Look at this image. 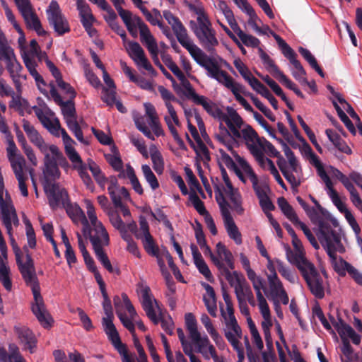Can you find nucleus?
<instances>
[{
    "instance_id": "nucleus-1",
    "label": "nucleus",
    "mask_w": 362,
    "mask_h": 362,
    "mask_svg": "<svg viewBox=\"0 0 362 362\" xmlns=\"http://www.w3.org/2000/svg\"><path fill=\"white\" fill-rule=\"evenodd\" d=\"M224 122L226 127L220 123L215 132V138L230 152L236 162L237 156L239 155L233 150L235 143L243 142L251 154L257 153L261 137L250 125L244 122L235 109L228 107V117Z\"/></svg>"
},
{
    "instance_id": "nucleus-2",
    "label": "nucleus",
    "mask_w": 362,
    "mask_h": 362,
    "mask_svg": "<svg viewBox=\"0 0 362 362\" xmlns=\"http://www.w3.org/2000/svg\"><path fill=\"white\" fill-rule=\"evenodd\" d=\"M84 203L90 223L88 222L86 233L84 232L83 227L82 228L83 235L85 238L83 240L86 243V239L88 238L90 239L98 259L109 272L114 273L115 270L103 249L104 246L109 245L108 233L103 223L98 220L95 207L91 201L86 199Z\"/></svg>"
},
{
    "instance_id": "nucleus-3",
    "label": "nucleus",
    "mask_w": 362,
    "mask_h": 362,
    "mask_svg": "<svg viewBox=\"0 0 362 362\" xmlns=\"http://www.w3.org/2000/svg\"><path fill=\"white\" fill-rule=\"evenodd\" d=\"M17 262L25 281L32 289L34 297V302L32 304L33 314L44 327H50L53 320L46 309L43 298L40 295V286L37 282L35 270L31 257L27 255L23 263L19 258H17Z\"/></svg>"
},
{
    "instance_id": "nucleus-4",
    "label": "nucleus",
    "mask_w": 362,
    "mask_h": 362,
    "mask_svg": "<svg viewBox=\"0 0 362 362\" xmlns=\"http://www.w3.org/2000/svg\"><path fill=\"white\" fill-rule=\"evenodd\" d=\"M304 153L309 163L316 168L317 175L325 183L327 194L331 199L334 205L344 215L346 221L352 225L354 229L358 230V227L356 223L353 214L346 208L345 203L341 200L338 192L334 189L333 183L325 172L323 165L318 156L313 151L309 146L305 147Z\"/></svg>"
},
{
    "instance_id": "nucleus-5",
    "label": "nucleus",
    "mask_w": 362,
    "mask_h": 362,
    "mask_svg": "<svg viewBox=\"0 0 362 362\" xmlns=\"http://www.w3.org/2000/svg\"><path fill=\"white\" fill-rule=\"evenodd\" d=\"M203 68L206 71L207 76L216 80L218 83L221 84L228 90H230L233 94L235 100L245 109V110L252 112L253 108L247 103V101L241 95L244 94L248 96L249 92L245 90V87L236 82L232 76H230L226 71L221 69V65L218 61L212 58L209 62H207Z\"/></svg>"
},
{
    "instance_id": "nucleus-6",
    "label": "nucleus",
    "mask_w": 362,
    "mask_h": 362,
    "mask_svg": "<svg viewBox=\"0 0 362 362\" xmlns=\"http://www.w3.org/2000/svg\"><path fill=\"white\" fill-rule=\"evenodd\" d=\"M203 68L206 71L207 76L216 80L218 83L221 84L228 90H230L233 94L235 100L245 109V110L252 112L253 108L247 103V101L241 95L244 94L248 96L249 92L245 90V87L236 82L232 76H230L226 71L221 69V65L218 61L212 58L209 62H207Z\"/></svg>"
},
{
    "instance_id": "nucleus-7",
    "label": "nucleus",
    "mask_w": 362,
    "mask_h": 362,
    "mask_svg": "<svg viewBox=\"0 0 362 362\" xmlns=\"http://www.w3.org/2000/svg\"><path fill=\"white\" fill-rule=\"evenodd\" d=\"M22 127L30 143L43 155V163L59 162L62 168H69V163L58 146L46 142L30 122L23 119Z\"/></svg>"
},
{
    "instance_id": "nucleus-8",
    "label": "nucleus",
    "mask_w": 362,
    "mask_h": 362,
    "mask_svg": "<svg viewBox=\"0 0 362 362\" xmlns=\"http://www.w3.org/2000/svg\"><path fill=\"white\" fill-rule=\"evenodd\" d=\"M163 16L168 24L171 25L178 42L187 49L192 57L200 66L203 67L212 59V57H209L198 47L189 37L186 28L177 17L174 16L170 11H164Z\"/></svg>"
},
{
    "instance_id": "nucleus-9",
    "label": "nucleus",
    "mask_w": 362,
    "mask_h": 362,
    "mask_svg": "<svg viewBox=\"0 0 362 362\" xmlns=\"http://www.w3.org/2000/svg\"><path fill=\"white\" fill-rule=\"evenodd\" d=\"M219 153L221 159L225 165L228 168H234L237 175L243 182H246L245 177H247L252 185V188L258 199L268 195L270 192L269 186L265 182L259 181L257 176L245 159L240 156H237V163L240 168L239 169L235 167V162L230 156L226 152V151L221 148L219 150Z\"/></svg>"
},
{
    "instance_id": "nucleus-10",
    "label": "nucleus",
    "mask_w": 362,
    "mask_h": 362,
    "mask_svg": "<svg viewBox=\"0 0 362 362\" xmlns=\"http://www.w3.org/2000/svg\"><path fill=\"white\" fill-rule=\"evenodd\" d=\"M137 292L139 296L143 309L146 312L148 317L156 325L160 321L162 328L168 334L173 332V322L171 318L165 319L161 317V308L153 298L150 288L143 284H139L137 286Z\"/></svg>"
},
{
    "instance_id": "nucleus-11",
    "label": "nucleus",
    "mask_w": 362,
    "mask_h": 362,
    "mask_svg": "<svg viewBox=\"0 0 362 362\" xmlns=\"http://www.w3.org/2000/svg\"><path fill=\"white\" fill-rule=\"evenodd\" d=\"M223 182L214 184L215 198L219 206L229 205L227 199L231 203V209L238 214H242L244 209L242 206V197L238 189L234 188L230 181L226 171L221 170Z\"/></svg>"
},
{
    "instance_id": "nucleus-12",
    "label": "nucleus",
    "mask_w": 362,
    "mask_h": 362,
    "mask_svg": "<svg viewBox=\"0 0 362 362\" xmlns=\"http://www.w3.org/2000/svg\"><path fill=\"white\" fill-rule=\"evenodd\" d=\"M283 151L288 160H280L278 163L279 168L286 180L291 184L293 188L300 186L302 180L301 167L297 160L293 152L286 144H284Z\"/></svg>"
},
{
    "instance_id": "nucleus-13",
    "label": "nucleus",
    "mask_w": 362,
    "mask_h": 362,
    "mask_svg": "<svg viewBox=\"0 0 362 362\" xmlns=\"http://www.w3.org/2000/svg\"><path fill=\"white\" fill-rule=\"evenodd\" d=\"M34 111L42 125L52 134L57 137L62 136L64 148L70 144H75V141L69 136L66 130L61 127L59 120L54 117V113L48 107H35Z\"/></svg>"
},
{
    "instance_id": "nucleus-14",
    "label": "nucleus",
    "mask_w": 362,
    "mask_h": 362,
    "mask_svg": "<svg viewBox=\"0 0 362 362\" xmlns=\"http://www.w3.org/2000/svg\"><path fill=\"white\" fill-rule=\"evenodd\" d=\"M114 303L117 315L120 321L131 333H134V325L133 322L136 321L137 314L128 296L123 293L122 298L115 297Z\"/></svg>"
},
{
    "instance_id": "nucleus-15",
    "label": "nucleus",
    "mask_w": 362,
    "mask_h": 362,
    "mask_svg": "<svg viewBox=\"0 0 362 362\" xmlns=\"http://www.w3.org/2000/svg\"><path fill=\"white\" fill-rule=\"evenodd\" d=\"M319 230L318 238L327 255L337 252L342 253L345 251L339 234L334 231L329 224L320 223Z\"/></svg>"
},
{
    "instance_id": "nucleus-16",
    "label": "nucleus",
    "mask_w": 362,
    "mask_h": 362,
    "mask_svg": "<svg viewBox=\"0 0 362 362\" xmlns=\"http://www.w3.org/2000/svg\"><path fill=\"white\" fill-rule=\"evenodd\" d=\"M310 292L318 298L325 296V283L313 263L298 268Z\"/></svg>"
},
{
    "instance_id": "nucleus-17",
    "label": "nucleus",
    "mask_w": 362,
    "mask_h": 362,
    "mask_svg": "<svg viewBox=\"0 0 362 362\" xmlns=\"http://www.w3.org/2000/svg\"><path fill=\"white\" fill-rule=\"evenodd\" d=\"M226 327L224 335L233 349L238 352V357L243 356V348L240 343L242 330L235 315L223 317Z\"/></svg>"
},
{
    "instance_id": "nucleus-18",
    "label": "nucleus",
    "mask_w": 362,
    "mask_h": 362,
    "mask_svg": "<svg viewBox=\"0 0 362 362\" xmlns=\"http://www.w3.org/2000/svg\"><path fill=\"white\" fill-rule=\"evenodd\" d=\"M189 94L195 104L202 106L209 115L219 120L221 123L224 122L226 118L228 117L229 107H227L226 112H224L211 100L206 96L196 93L192 88H189Z\"/></svg>"
},
{
    "instance_id": "nucleus-19",
    "label": "nucleus",
    "mask_w": 362,
    "mask_h": 362,
    "mask_svg": "<svg viewBox=\"0 0 362 362\" xmlns=\"http://www.w3.org/2000/svg\"><path fill=\"white\" fill-rule=\"evenodd\" d=\"M46 13L49 24L58 35H62L70 31L69 23L62 13L59 6L56 1L53 0L50 2L46 10Z\"/></svg>"
},
{
    "instance_id": "nucleus-20",
    "label": "nucleus",
    "mask_w": 362,
    "mask_h": 362,
    "mask_svg": "<svg viewBox=\"0 0 362 362\" xmlns=\"http://www.w3.org/2000/svg\"><path fill=\"white\" fill-rule=\"evenodd\" d=\"M129 56L139 69H144L152 76L156 75V71L146 57L144 50L136 42H129L125 48Z\"/></svg>"
},
{
    "instance_id": "nucleus-21",
    "label": "nucleus",
    "mask_w": 362,
    "mask_h": 362,
    "mask_svg": "<svg viewBox=\"0 0 362 362\" xmlns=\"http://www.w3.org/2000/svg\"><path fill=\"white\" fill-rule=\"evenodd\" d=\"M0 59L5 62L8 71L18 86L16 78L19 76L22 66L17 61L13 49L2 42L0 45Z\"/></svg>"
},
{
    "instance_id": "nucleus-22",
    "label": "nucleus",
    "mask_w": 362,
    "mask_h": 362,
    "mask_svg": "<svg viewBox=\"0 0 362 362\" xmlns=\"http://www.w3.org/2000/svg\"><path fill=\"white\" fill-rule=\"evenodd\" d=\"M74 144H70L64 148L65 153L69 159L73 164V167L76 169L83 183L88 189H93V184L90 177L86 171V167L83 163L79 154L76 152L74 147Z\"/></svg>"
},
{
    "instance_id": "nucleus-23",
    "label": "nucleus",
    "mask_w": 362,
    "mask_h": 362,
    "mask_svg": "<svg viewBox=\"0 0 362 362\" xmlns=\"http://www.w3.org/2000/svg\"><path fill=\"white\" fill-rule=\"evenodd\" d=\"M192 341L197 346V352L200 353L204 359L209 360L211 358L214 362H225L224 357L218 355L215 346L207 336L202 337L199 334Z\"/></svg>"
},
{
    "instance_id": "nucleus-24",
    "label": "nucleus",
    "mask_w": 362,
    "mask_h": 362,
    "mask_svg": "<svg viewBox=\"0 0 362 362\" xmlns=\"http://www.w3.org/2000/svg\"><path fill=\"white\" fill-rule=\"evenodd\" d=\"M219 208L223 218L224 227L228 236L230 239L233 240L237 245L242 244L243 240L241 233L236 226L230 212V208H231V206L230 204L225 205L223 204L222 206H219Z\"/></svg>"
},
{
    "instance_id": "nucleus-25",
    "label": "nucleus",
    "mask_w": 362,
    "mask_h": 362,
    "mask_svg": "<svg viewBox=\"0 0 362 362\" xmlns=\"http://www.w3.org/2000/svg\"><path fill=\"white\" fill-rule=\"evenodd\" d=\"M140 228L136 233V237L141 240L146 252L151 255H157L159 250L153 236L150 234L149 227L146 220L141 217Z\"/></svg>"
},
{
    "instance_id": "nucleus-26",
    "label": "nucleus",
    "mask_w": 362,
    "mask_h": 362,
    "mask_svg": "<svg viewBox=\"0 0 362 362\" xmlns=\"http://www.w3.org/2000/svg\"><path fill=\"white\" fill-rule=\"evenodd\" d=\"M45 192L48 197L49 205L54 209L60 203L64 204L68 199V194L65 189L58 184L47 182L44 185Z\"/></svg>"
},
{
    "instance_id": "nucleus-27",
    "label": "nucleus",
    "mask_w": 362,
    "mask_h": 362,
    "mask_svg": "<svg viewBox=\"0 0 362 362\" xmlns=\"http://www.w3.org/2000/svg\"><path fill=\"white\" fill-rule=\"evenodd\" d=\"M292 245L295 251L288 249L286 251V257L288 261L296 266L298 269L301 267L310 263L305 257V251L300 240L296 237L292 238Z\"/></svg>"
},
{
    "instance_id": "nucleus-28",
    "label": "nucleus",
    "mask_w": 362,
    "mask_h": 362,
    "mask_svg": "<svg viewBox=\"0 0 362 362\" xmlns=\"http://www.w3.org/2000/svg\"><path fill=\"white\" fill-rule=\"evenodd\" d=\"M268 296L274 301V304L282 303L284 305L288 303L289 298L279 278L269 279Z\"/></svg>"
},
{
    "instance_id": "nucleus-29",
    "label": "nucleus",
    "mask_w": 362,
    "mask_h": 362,
    "mask_svg": "<svg viewBox=\"0 0 362 362\" xmlns=\"http://www.w3.org/2000/svg\"><path fill=\"white\" fill-rule=\"evenodd\" d=\"M265 153L270 156H277L279 151L270 142L261 137L257 153L252 154L261 168L267 166V162L273 163L270 159L265 157Z\"/></svg>"
},
{
    "instance_id": "nucleus-30",
    "label": "nucleus",
    "mask_w": 362,
    "mask_h": 362,
    "mask_svg": "<svg viewBox=\"0 0 362 362\" xmlns=\"http://www.w3.org/2000/svg\"><path fill=\"white\" fill-rule=\"evenodd\" d=\"M168 115H165L164 120L168 127L170 132L171 133L173 139L179 145L180 147H184V141L180 138L177 129L176 127H181V123L179 120L177 112L173 105H168Z\"/></svg>"
},
{
    "instance_id": "nucleus-31",
    "label": "nucleus",
    "mask_w": 362,
    "mask_h": 362,
    "mask_svg": "<svg viewBox=\"0 0 362 362\" xmlns=\"http://www.w3.org/2000/svg\"><path fill=\"white\" fill-rule=\"evenodd\" d=\"M7 139L6 155L12 170L25 168L26 161L24 157L18 152L12 136Z\"/></svg>"
},
{
    "instance_id": "nucleus-32",
    "label": "nucleus",
    "mask_w": 362,
    "mask_h": 362,
    "mask_svg": "<svg viewBox=\"0 0 362 362\" xmlns=\"http://www.w3.org/2000/svg\"><path fill=\"white\" fill-rule=\"evenodd\" d=\"M140 40L146 46L152 58L157 59L158 47L156 40L151 33L148 25L146 24L139 30Z\"/></svg>"
},
{
    "instance_id": "nucleus-33",
    "label": "nucleus",
    "mask_w": 362,
    "mask_h": 362,
    "mask_svg": "<svg viewBox=\"0 0 362 362\" xmlns=\"http://www.w3.org/2000/svg\"><path fill=\"white\" fill-rule=\"evenodd\" d=\"M341 340H351L355 345H359L361 341V336L349 325L340 321L335 326Z\"/></svg>"
},
{
    "instance_id": "nucleus-34",
    "label": "nucleus",
    "mask_w": 362,
    "mask_h": 362,
    "mask_svg": "<svg viewBox=\"0 0 362 362\" xmlns=\"http://www.w3.org/2000/svg\"><path fill=\"white\" fill-rule=\"evenodd\" d=\"M190 249L193 257L194 263L199 272L208 280L211 281L213 278L210 269L203 259L197 247L194 244L190 245Z\"/></svg>"
},
{
    "instance_id": "nucleus-35",
    "label": "nucleus",
    "mask_w": 362,
    "mask_h": 362,
    "mask_svg": "<svg viewBox=\"0 0 362 362\" xmlns=\"http://www.w3.org/2000/svg\"><path fill=\"white\" fill-rule=\"evenodd\" d=\"M234 291L238 301V304L243 303L244 300H247L250 305L255 306L256 302L252 289L247 282L246 279L234 288Z\"/></svg>"
},
{
    "instance_id": "nucleus-36",
    "label": "nucleus",
    "mask_w": 362,
    "mask_h": 362,
    "mask_svg": "<svg viewBox=\"0 0 362 362\" xmlns=\"http://www.w3.org/2000/svg\"><path fill=\"white\" fill-rule=\"evenodd\" d=\"M200 320L218 348L222 350L224 349L226 346L224 340L214 328L209 316L206 314H202Z\"/></svg>"
},
{
    "instance_id": "nucleus-37",
    "label": "nucleus",
    "mask_w": 362,
    "mask_h": 362,
    "mask_svg": "<svg viewBox=\"0 0 362 362\" xmlns=\"http://www.w3.org/2000/svg\"><path fill=\"white\" fill-rule=\"evenodd\" d=\"M66 210L73 222L76 224L81 223L84 232L86 233L88 221L81 207L76 204H71L67 205Z\"/></svg>"
},
{
    "instance_id": "nucleus-38",
    "label": "nucleus",
    "mask_w": 362,
    "mask_h": 362,
    "mask_svg": "<svg viewBox=\"0 0 362 362\" xmlns=\"http://www.w3.org/2000/svg\"><path fill=\"white\" fill-rule=\"evenodd\" d=\"M146 115L149 119V125L156 136L163 135L164 132L161 127L157 112L154 106L151 103H145Z\"/></svg>"
},
{
    "instance_id": "nucleus-39",
    "label": "nucleus",
    "mask_w": 362,
    "mask_h": 362,
    "mask_svg": "<svg viewBox=\"0 0 362 362\" xmlns=\"http://www.w3.org/2000/svg\"><path fill=\"white\" fill-rule=\"evenodd\" d=\"M16 332L24 349L29 350L30 353L35 352L36 339L31 330L25 327H22L16 329Z\"/></svg>"
},
{
    "instance_id": "nucleus-40",
    "label": "nucleus",
    "mask_w": 362,
    "mask_h": 362,
    "mask_svg": "<svg viewBox=\"0 0 362 362\" xmlns=\"http://www.w3.org/2000/svg\"><path fill=\"white\" fill-rule=\"evenodd\" d=\"M0 362H27L21 354L18 347L11 344L8 346V351L5 349L0 350Z\"/></svg>"
},
{
    "instance_id": "nucleus-41",
    "label": "nucleus",
    "mask_w": 362,
    "mask_h": 362,
    "mask_svg": "<svg viewBox=\"0 0 362 362\" xmlns=\"http://www.w3.org/2000/svg\"><path fill=\"white\" fill-rule=\"evenodd\" d=\"M49 92L54 101L61 106L64 119L76 115V110L74 104L70 101L64 102L54 86L50 88Z\"/></svg>"
},
{
    "instance_id": "nucleus-42",
    "label": "nucleus",
    "mask_w": 362,
    "mask_h": 362,
    "mask_svg": "<svg viewBox=\"0 0 362 362\" xmlns=\"http://www.w3.org/2000/svg\"><path fill=\"white\" fill-rule=\"evenodd\" d=\"M259 312L263 318L261 322V326L264 332L266 343L267 346H272V339L271 337L270 329L273 326V320L271 315L269 307L260 309Z\"/></svg>"
},
{
    "instance_id": "nucleus-43",
    "label": "nucleus",
    "mask_w": 362,
    "mask_h": 362,
    "mask_svg": "<svg viewBox=\"0 0 362 362\" xmlns=\"http://www.w3.org/2000/svg\"><path fill=\"white\" fill-rule=\"evenodd\" d=\"M109 218L112 226L120 232L122 236L125 235L127 231L132 233L136 231V225L134 222L125 224L119 216L115 212L110 213Z\"/></svg>"
},
{
    "instance_id": "nucleus-44",
    "label": "nucleus",
    "mask_w": 362,
    "mask_h": 362,
    "mask_svg": "<svg viewBox=\"0 0 362 362\" xmlns=\"http://www.w3.org/2000/svg\"><path fill=\"white\" fill-rule=\"evenodd\" d=\"M206 295L204 296L203 300L209 313L214 317L217 316V306L216 294L214 288L207 284H204Z\"/></svg>"
},
{
    "instance_id": "nucleus-45",
    "label": "nucleus",
    "mask_w": 362,
    "mask_h": 362,
    "mask_svg": "<svg viewBox=\"0 0 362 362\" xmlns=\"http://www.w3.org/2000/svg\"><path fill=\"white\" fill-rule=\"evenodd\" d=\"M112 318L113 316H105L103 318V326L108 338L112 341L114 346H116V345H119L122 344V342L119 334L112 323Z\"/></svg>"
},
{
    "instance_id": "nucleus-46",
    "label": "nucleus",
    "mask_w": 362,
    "mask_h": 362,
    "mask_svg": "<svg viewBox=\"0 0 362 362\" xmlns=\"http://www.w3.org/2000/svg\"><path fill=\"white\" fill-rule=\"evenodd\" d=\"M197 37L202 47L209 52L213 51L215 47L218 45V40L216 36V31L214 28L202 33L200 36L198 35Z\"/></svg>"
},
{
    "instance_id": "nucleus-47",
    "label": "nucleus",
    "mask_w": 362,
    "mask_h": 362,
    "mask_svg": "<svg viewBox=\"0 0 362 362\" xmlns=\"http://www.w3.org/2000/svg\"><path fill=\"white\" fill-rule=\"evenodd\" d=\"M118 14L122 19L127 28H138V29L140 30L143 28V25H146V23L143 22L140 17L136 15H133L132 13L128 10L124 9L121 11V12L118 13Z\"/></svg>"
},
{
    "instance_id": "nucleus-48",
    "label": "nucleus",
    "mask_w": 362,
    "mask_h": 362,
    "mask_svg": "<svg viewBox=\"0 0 362 362\" xmlns=\"http://www.w3.org/2000/svg\"><path fill=\"white\" fill-rule=\"evenodd\" d=\"M119 172L120 177H127L129 180L133 189L136 193L139 194H142L144 193L143 187L135 174L134 170L129 164H127L125 169H122Z\"/></svg>"
},
{
    "instance_id": "nucleus-49",
    "label": "nucleus",
    "mask_w": 362,
    "mask_h": 362,
    "mask_svg": "<svg viewBox=\"0 0 362 362\" xmlns=\"http://www.w3.org/2000/svg\"><path fill=\"white\" fill-rule=\"evenodd\" d=\"M260 52V58L266 69L279 81L285 76V74L279 70L278 66L275 64L274 62L269 57V56L264 52L262 49Z\"/></svg>"
},
{
    "instance_id": "nucleus-50",
    "label": "nucleus",
    "mask_w": 362,
    "mask_h": 362,
    "mask_svg": "<svg viewBox=\"0 0 362 362\" xmlns=\"http://www.w3.org/2000/svg\"><path fill=\"white\" fill-rule=\"evenodd\" d=\"M27 27L34 30L38 35L43 36L47 32L42 28L40 21L35 11L23 16Z\"/></svg>"
},
{
    "instance_id": "nucleus-51",
    "label": "nucleus",
    "mask_w": 362,
    "mask_h": 362,
    "mask_svg": "<svg viewBox=\"0 0 362 362\" xmlns=\"http://www.w3.org/2000/svg\"><path fill=\"white\" fill-rule=\"evenodd\" d=\"M325 133L329 140L339 151L348 155L351 154V149L338 134L332 129H327Z\"/></svg>"
},
{
    "instance_id": "nucleus-52",
    "label": "nucleus",
    "mask_w": 362,
    "mask_h": 362,
    "mask_svg": "<svg viewBox=\"0 0 362 362\" xmlns=\"http://www.w3.org/2000/svg\"><path fill=\"white\" fill-rule=\"evenodd\" d=\"M216 257L229 269L234 268L233 258L232 253L226 247V246L221 243H218L216 246Z\"/></svg>"
},
{
    "instance_id": "nucleus-53",
    "label": "nucleus",
    "mask_w": 362,
    "mask_h": 362,
    "mask_svg": "<svg viewBox=\"0 0 362 362\" xmlns=\"http://www.w3.org/2000/svg\"><path fill=\"white\" fill-rule=\"evenodd\" d=\"M59 166H60L59 162L44 163L43 174L46 183L59 179L61 172Z\"/></svg>"
},
{
    "instance_id": "nucleus-54",
    "label": "nucleus",
    "mask_w": 362,
    "mask_h": 362,
    "mask_svg": "<svg viewBox=\"0 0 362 362\" xmlns=\"http://www.w3.org/2000/svg\"><path fill=\"white\" fill-rule=\"evenodd\" d=\"M149 150L153 168L157 174L161 175L164 170V160L163 156L155 145H151Z\"/></svg>"
},
{
    "instance_id": "nucleus-55",
    "label": "nucleus",
    "mask_w": 362,
    "mask_h": 362,
    "mask_svg": "<svg viewBox=\"0 0 362 362\" xmlns=\"http://www.w3.org/2000/svg\"><path fill=\"white\" fill-rule=\"evenodd\" d=\"M328 256L334 271L341 276H345L346 270L351 264L344 260L341 257H337L336 252L329 254Z\"/></svg>"
},
{
    "instance_id": "nucleus-56",
    "label": "nucleus",
    "mask_w": 362,
    "mask_h": 362,
    "mask_svg": "<svg viewBox=\"0 0 362 362\" xmlns=\"http://www.w3.org/2000/svg\"><path fill=\"white\" fill-rule=\"evenodd\" d=\"M218 269L221 271L223 275H224L230 286L233 288L240 284L242 281L245 280V278L243 274L236 271L231 272L229 270V268H227L224 264L223 268Z\"/></svg>"
},
{
    "instance_id": "nucleus-57",
    "label": "nucleus",
    "mask_w": 362,
    "mask_h": 362,
    "mask_svg": "<svg viewBox=\"0 0 362 362\" xmlns=\"http://www.w3.org/2000/svg\"><path fill=\"white\" fill-rule=\"evenodd\" d=\"M270 31V33L276 40L279 48L281 49L282 53L286 57L291 63L296 60V54L294 51L291 48V47L278 35L274 33V32Z\"/></svg>"
},
{
    "instance_id": "nucleus-58",
    "label": "nucleus",
    "mask_w": 362,
    "mask_h": 362,
    "mask_svg": "<svg viewBox=\"0 0 362 362\" xmlns=\"http://www.w3.org/2000/svg\"><path fill=\"white\" fill-rule=\"evenodd\" d=\"M141 11L145 16L146 21H148L151 25H157L160 29H163L162 16L157 8H153L151 11H149L146 7H144L142 8Z\"/></svg>"
},
{
    "instance_id": "nucleus-59",
    "label": "nucleus",
    "mask_w": 362,
    "mask_h": 362,
    "mask_svg": "<svg viewBox=\"0 0 362 362\" xmlns=\"http://www.w3.org/2000/svg\"><path fill=\"white\" fill-rule=\"evenodd\" d=\"M247 322L251 334V339L253 344L257 347L258 350H262L264 348L263 341L262 339L261 336L259 335V333L256 327L255 322H253L250 317H248L247 318Z\"/></svg>"
},
{
    "instance_id": "nucleus-60",
    "label": "nucleus",
    "mask_w": 362,
    "mask_h": 362,
    "mask_svg": "<svg viewBox=\"0 0 362 362\" xmlns=\"http://www.w3.org/2000/svg\"><path fill=\"white\" fill-rule=\"evenodd\" d=\"M190 26L196 37L213 28L209 18L199 19L198 21H190Z\"/></svg>"
},
{
    "instance_id": "nucleus-61",
    "label": "nucleus",
    "mask_w": 362,
    "mask_h": 362,
    "mask_svg": "<svg viewBox=\"0 0 362 362\" xmlns=\"http://www.w3.org/2000/svg\"><path fill=\"white\" fill-rule=\"evenodd\" d=\"M233 64L242 77L250 86L257 79L252 75L247 66L240 59H235L233 62Z\"/></svg>"
},
{
    "instance_id": "nucleus-62",
    "label": "nucleus",
    "mask_w": 362,
    "mask_h": 362,
    "mask_svg": "<svg viewBox=\"0 0 362 362\" xmlns=\"http://www.w3.org/2000/svg\"><path fill=\"white\" fill-rule=\"evenodd\" d=\"M13 172L18 181V188L21 191V194L23 197H28V191L27 189L25 182L28 180V177L25 172V168L13 170Z\"/></svg>"
},
{
    "instance_id": "nucleus-63",
    "label": "nucleus",
    "mask_w": 362,
    "mask_h": 362,
    "mask_svg": "<svg viewBox=\"0 0 362 362\" xmlns=\"http://www.w3.org/2000/svg\"><path fill=\"white\" fill-rule=\"evenodd\" d=\"M153 256L157 257L158 264L159 265V267L160 269L163 276H164V278L166 280V284H167L169 289L172 292H174L175 291V284H174V282L172 279L170 274L167 271V269H166V267L165 264V261H164L165 257L163 255V252H161V254H160L159 251H158L157 255H153Z\"/></svg>"
},
{
    "instance_id": "nucleus-64",
    "label": "nucleus",
    "mask_w": 362,
    "mask_h": 362,
    "mask_svg": "<svg viewBox=\"0 0 362 362\" xmlns=\"http://www.w3.org/2000/svg\"><path fill=\"white\" fill-rule=\"evenodd\" d=\"M233 31L238 35L241 42L247 47H257L259 46L260 43L259 39L251 35L246 34L239 26Z\"/></svg>"
}]
</instances>
